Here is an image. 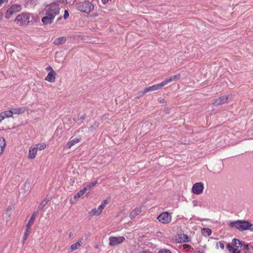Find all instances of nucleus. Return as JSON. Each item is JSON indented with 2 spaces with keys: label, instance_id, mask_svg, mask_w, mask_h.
<instances>
[{
  "label": "nucleus",
  "instance_id": "1",
  "mask_svg": "<svg viewBox=\"0 0 253 253\" xmlns=\"http://www.w3.org/2000/svg\"><path fill=\"white\" fill-rule=\"evenodd\" d=\"M62 3L60 0L51 3L46 7L45 13L46 14H51L54 18L56 15L59 14L60 9L62 7Z\"/></svg>",
  "mask_w": 253,
  "mask_h": 253
},
{
  "label": "nucleus",
  "instance_id": "2",
  "mask_svg": "<svg viewBox=\"0 0 253 253\" xmlns=\"http://www.w3.org/2000/svg\"><path fill=\"white\" fill-rule=\"evenodd\" d=\"M230 226L235 227L240 231L253 230V224H251L246 221L238 220L232 222L230 223Z\"/></svg>",
  "mask_w": 253,
  "mask_h": 253
},
{
  "label": "nucleus",
  "instance_id": "3",
  "mask_svg": "<svg viewBox=\"0 0 253 253\" xmlns=\"http://www.w3.org/2000/svg\"><path fill=\"white\" fill-rule=\"evenodd\" d=\"M107 204V200L103 201L97 209L93 208L89 212V215L91 216L99 215L102 213Z\"/></svg>",
  "mask_w": 253,
  "mask_h": 253
},
{
  "label": "nucleus",
  "instance_id": "4",
  "mask_svg": "<svg viewBox=\"0 0 253 253\" xmlns=\"http://www.w3.org/2000/svg\"><path fill=\"white\" fill-rule=\"evenodd\" d=\"M21 10V5L19 4L12 5L6 11L5 17L9 19L13 14H16Z\"/></svg>",
  "mask_w": 253,
  "mask_h": 253
},
{
  "label": "nucleus",
  "instance_id": "5",
  "mask_svg": "<svg viewBox=\"0 0 253 253\" xmlns=\"http://www.w3.org/2000/svg\"><path fill=\"white\" fill-rule=\"evenodd\" d=\"M125 240L124 236H111L109 238V245L112 247L117 246L123 243Z\"/></svg>",
  "mask_w": 253,
  "mask_h": 253
},
{
  "label": "nucleus",
  "instance_id": "6",
  "mask_svg": "<svg viewBox=\"0 0 253 253\" xmlns=\"http://www.w3.org/2000/svg\"><path fill=\"white\" fill-rule=\"evenodd\" d=\"M158 220L163 224H168L170 222L171 216L167 211L163 212L157 217Z\"/></svg>",
  "mask_w": 253,
  "mask_h": 253
},
{
  "label": "nucleus",
  "instance_id": "7",
  "mask_svg": "<svg viewBox=\"0 0 253 253\" xmlns=\"http://www.w3.org/2000/svg\"><path fill=\"white\" fill-rule=\"evenodd\" d=\"M79 9L81 11L88 13L93 10V5L89 1H84L80 5Z\"/></svg>",
  "mask_w": 253,
  "mask_h": 253
},
{
  "label": "nucleus",
  "instance_id": "8",
  "mask_svg": "<svg viewBox=\"0 0 253 253\" xmlns=\"http://www.w3.org/2000/svg\"><path fill=\"white\" fill-rule=\"evenodd\" d=\"M84 244V240L83 238H80L77 242L73 244L70 248L68 249V253H72L73 251L80 249L83 245Z\"/></svg>",
  "mask_w": 253,
  "mask_h": 253
},
{
  "label": "nucleus",
  "instance_id": "9",
  "mask_svg": "<svg viewBox=\"0 0 253 253\" xmlns=\"http://www.w3.org/2000/svg\"><path fill=\"white\" fill-rule=\"evenodd\" d=\"M204 187L202 182H197L192 187V191L196 195H200L203 192Z\"/></svg>",
  "mask_w": 253,
  "mask_h": 253
},
{
  "label": "nucleus",
  "instance_id": "10",
  "mask_svg": "<svg viewBox=\"0 0 253 253\" xmlns=\"http://www.w3.org/2000/svg\"><path fill=\"white\" fill-rule=\"evenodd\" d=\"M231 95L220 97L218 98L213 100L212 103L215 106L221 105L227 102L229 99H231Z\"/></svg>",
  "mask_w": 253,
  "mask_h": 253
},
{
  "label": "nucleus",
  "instance_id": "11",
  "mask_svg": "<svg viewBox=\"0 0 253 253\" xmlns=\"http://www.w3.org/2000/svg\"><path fill=\"white\" fill-rule=\"evenodd\" d=\"M16 21L20 22L21 24H26L28 23L30 21L29 14H22L18 15L16 18Z\"/></svg>",
  "mask_w": 253,
  "mask_h": 253
},
{
  "label": "nucleus",
  "instance_id": "12",
  "mask_svg": "<svg viewBox=\"0 0 253 253\" xmlns=\"http://www.w3.org/2000/svg\"><path fill=\"white\" fill-rule=\"evenodd\" d=\"M163 86H164L162 84V83L161 82L160 84H155L151 86H149L148 87L145 88L143 91V95L149 92V91H155V90L160 89Z\"/></svg>",
  "mask_w": 253,
  "mask_h": 253
},
{
  "label": "nucleus",
  "instance_id": "13",
  "mask_svg": "<svg viewBox=\"0 0 253 253\" xmlns=\"http://www.w3.org/2000/svg\"><path fill=\"white\" fill-rule=\"evenodd\" d=\"M54 19L53 15L51 14L45 13V16L42 19V21L44 25L50 24L52 23Z\"/></svg>",
  "mask_w": 253,
  "mask_h": 253
},
{
  "label": "nucleus",
  "instance_id": "14",
  "mask_svg": "<svg viewBox=\"0 0 253 253\" xmlns=\"http://www.w3.org/2000/svg\"><path fill=\"white\" fill-rule=\"evenodd\" d=\"M181 77L180 74H177L176 75H174L170 77H169L165 80H164L162 83L164 86L165 85H167V84L173 82V81H176L178 80Z\"/></svg>",
  "mask_w": 253,
  "mask_h": 253
},
{
  "label": "nucleus",
  "instance_id": "15",
  "mask_svg": "<svg viewBox=\"0 0 253 253\" xmlns=\"http://www.w3.org/2000/svg\"><path fill=\"white\" fill-rule=\"evenodd\" d=\"M176 241L178 242H188L190 241V238L186 234H178Z\"/></svg>",
  "mask_w": 253,
  "mask_h": 253
},
{
  "label": "nucleus",
  "instance_id": "16",
  "mask_svg": "<svg viewBox=\"0 0 253 253\" xmlns=\"http://www.w3.org/2000/svg\"><path fill=\"white\" fill-rule=\"evenodd\" d=\"M36 218V214L35 213H34L31 216L30 219L28 221L27 224L26 226V229L27 230L31 231V227L34 223Z\"/></svg>",
  "mask_w": 253,
  "mask_h": 253
},
{
  "label": "nucleus",
  "instance_id": "17",
  "mask_svg": "<svg viewBox=\"0 0 253 253\" xmlns=\"http://www.w3.org/2000/svg\"><path fill=\"white\" fill-rule=\"evenodd\" d=\"M56 75L55 72H49L45 77V80L49 83H53L55 81Z\"/></svg>",
  "mask_w": 253,
  "mask_h": 253
},
{
  "label": "nucleus",
  "instance_id": "18",
  "mask_svg": "<svg viewBox=\"0 0 253 253\" xmlns=\"http://www.w3.org/2000/svg\"><path fill=\"white\" fill-rule=\"evenodd\" d=\"M37 148H36L35 146L33 147H31L29 152V158L31 159H34L37 155Z\"/></svg>",
  "mask_w": 253,
  "mask_h": 253
},
{
  "label": "nucleus",
  "instance_id": "19",
  "mask_svg": "<svg viewBox=\"0 0 253 253\" xmlns=\"http://www.w3.org/2000/svg\"><path fill=\"white\" fill-rule=\"evenodd\" d=\"M13 115V114H21L26 111V108L20 107L17 108H12Z\"/></svg>",
  "mask_w": 253,
  "mask_h": 253
},
{
  "label": "nucleus",
  "instance_id": "20",
  "mask_svg": "<svg viewBox=\"0 0 253 253\" xmlns=\"http://www.w3.org/2000/svg\"><path fill=\"white\" fill-rule=\"evenodd\" d=\"M66 37H61L56 39L54 40L53 43L55 45H59V44L64 43L66 42Z\"/></svg>",
  "mask_w": 253,
  "mask_h": 253
},
{
  "label": "nucleus",
  "instance_id": "21",
  "mask_svg": "<svg viewBox=\"0 0 253 253\" xmlns=\"http://www.w3.org/2000/svg\"><path fill=\"white\" fill-rule=\"evenodd\" d=\"M227 249L230 253H241V251L238 250L237 248H234L232 245L228 244Z\"/></svg>",
  "mask_w": 253,
  "mask_h": 253
},
{
  "label": "nucleus",
  "instance_id": "22",
  "mask_svg": "<svg viewBox=\"0 0 253 253\" xmlns=\"http://www.w3.org/2000/svg\"><path fill=\"white\" fill-rule=\"evenodd\" d=\"M141 212L140 208H137L134 209L130 213V217L133 218L138 215Z\"/></svg>",
  "mask_w": 253,
  "mask_h": 253
},
{
  "label": "nucleus",
  "instance_id": "23",
  "mask_svg": "<svg viewBox=\"0 0 253 253\" xmlns=\"http://www.w3.org/2000/svg\"><path fill=\"white\" fill-rule=\"evenodd\" d=\"M50 199L49 198L43 199L38 207L39 210L42 211L45 206L48 204Z\"/></svg>",
  "mask_w": 253,
  "mask_h": 253
},
{
  "label": "nucleus",
  "instance_id": "24",
  "mask_svg": "<svg viewBox=\"0 0 253 253\" xmlns=\"http://www.w3.org/2000/svg\"><path fill=\"white\" fill-rule=\"evenodd\" d=\"M80 140L79 138H75L72 140H71L69 141L66 147L68 149L71 148L73 145H75L76 144L79 143L80 142Z\"/></svg>",
  "mask_w": 253,
  "mask_h": 253
},
{
  "label": "nucleus",
  "instance_id": "25",
  "mask_svg": "<svg viewBox=\"0 0 253 253\" xmlns=\"http://www.w3.org/2000/svg\"><path fill=\"white\" fill-rule=\"evenodd\" d=\"M232 245L236 248H238L239 247H242L243 245V243L240 240L237 239H234L232 240Z\"/></svg>",
  "mask_w": 253,
  "mask_h": 253
},
{
  "label": "nucleus",
  "instance_id": "26",
  "mask_svg": "<svg viewBox=\"0 0 253 253\" xmlns=\"http://www.w3.org/2000/svg\"><path fill=\"white\" fill-rule=\"evenodd\" d=\"M5 146V139L2 137H0V155H1L3 153Z\"/></svg>",
  "mask_w": 253,
  "mask_h": 253
},
{
  "label": "nucleus",
  "instance_id": "27",
  "mask_svg": "<svg viewBox=\"0 0 253 253\" xmlns=\"http://www.w3.org/2000/svg\"><path fill=\"white\" fill-rule=\"evenodd\" d=\"M1 114L2 115L3 117H4V119H5V118L11 117L13 115L12 109L10 110L5 111L2 112L1 113Z\"/></svg>",
  "mask_w": 253,
  "mask_h": 253
},
{
  "label": "nucleus",
  "instance_id": "28",
  "mask_svg": "<svg viewBox=\"0 0 253 253\" xmlns=\"http://www.w3.org/2000/svg\"><path fill=\"white\" fill-rule=\"evenodd\" d=\"M96 183H97L96 181L91 182V183H89L88 184H87L86 186H85L82 189L85 193L87 190H90L93 187H94L96 185Z\"/></svg>",
  "mask_w": 253,
  "mask_h": 253
},
{
  "label": "nucleus",
  "instance_id": "29",
  "mask_svg": "<svg viewBox=\"0 0 253 253\" xmlns=\"http://www.w3.org/2000/svg\"><path fill=\"white\" fill-rule=\"evenodd\" d=\"M202 233L205 236H209L211 234V231L209 228H203L202 229Z\"/></svg>",
  "mask_w": 253,
  "mask_h": 253
},
{
  "label": "nucleus",
  "instance_id": "30",
  "mask_svg": "<svg viewBox=\"0 0 253 253\" xmlns=\"http://www.w3.org/2000/svg\"><path fill=\"white\" fill-rule=\"evenodd\" d=\"M36 148H37V150L39 149L42 150L45 148L46 144L44 143L37 144L35 146Z\"/></svg>",
  "mask_w": 253,
  "mask_h": 253
},
{
  "label": "nucleus",
  "instance_id": "31",
  "mask_svg": "<svg viewBox=\"0 0 253 253\" xmlns=\"http://www.w3.org/2000/svg\"><path fill=\"white\" fill-rule=\"evenodd\" d=\"M84 193H85V192L83 191V189H82L80 191H79L77 193L76 195H75L74 196V198L75 199L79 198L81 197L82 196H83Z\"/></svg>",
  "mask_w": 253,
  "mask_h": 253
},
{
  "label": "nucleus",
  "instance_id": "32",
  "mask_svg": "<svg viewBox=\"0 0 253 253\" xmlns=\"http://www.w3.org/2000/svg\"><path fill=\"white\" fill-rule=\"evenodd\" d=\"M30 232V231L27 230L26 229L25 232L24 233V235L23 237V243L27 240V238L29 236Z\"/></svg>",
  "mask_w": 253,
  "mask_h": 253
},
{
  "label": "nucleus",
  "instance_id": "33",
  "mask_svg": "<svg viewBox=\"0 0 253 253\" xmlns=\"http://www.w3.org/2000/svg\"><path fill=\"white\" fill-rule=\"evenodd\" d=\"M14 209V206L11 205L7 207L5 211V213L8 214L9 211H12Z\"/></svg>",
  "mask_w": 253,
  "mask_h": 253
},
{
  "label": "nucleus",
  "instance_id": "34",
  "mask_svg": "<svg viewBox=\"0 0 253 253\" xmlns=\"http://www.w3.org/2000/svg\"><path fill=\"white\" fill-rule=\"evenodd\" d=\"M216 246L217 247H220L221 249H223L224 248V246L223 243L221 242H218L216 244Z\"/></svg>",
  "mask_w": 253,
  "mask_h": 253
},
{
  "label": "nucleus",
  "instance_id": "35",
  "mask_svg": "<svg viewBox=\"0 0 253 253\" xmlns=\"http://www.w3.org/2000/svg\"><path fill=\"white\" fill-rule=\"evenodd\" d=\"M69 13H68V10H65L64 11V16H63L64 18L65 19H67L69 17Z\"/></svg>",
  "mask_w": 253,
  "mask_h": 253
},
{
  "label": "nucleus",
  "instance_id": "36",
  "mask_svg": "<svg viewBox=\"0 0 253 253\" xmlns=\"http://www.w3.org/2000/svg\"><path fill=\"white\" fill-rule=\"evenodd\" d=\"M158 253H171V252L168 250H162L159 251Z\"/></svg>",
  "mask_w": 253,
  "mask_h": 253
},
{
  "label": "nucleus",
  "instance_id": "37",
  "mask_svg": "<svg viewBox=\"0 0 253 253\" xmlns=\"http://www.w3.org/2000/svg\"><path fill=\"white\" fill-rule=\"evenodd\" d=\"M192 204L194 207H198L199 206V202L197 200H193L192 201Z\"/></svg>",
  "mask_w": 253,
  "mask_h": 253
},
{
  "label": "nucleus",
  "instance_id": "38",
  "mask_svg": "<svg viewBox=\"0 0 253 253\" xmlns=\"http://www.w3.org/2000/svg\"><path fill=\"white\" fill-rule=\"evenodd\" d=\"M242 247H243V249L245 250H248L249 249V246L248 244L243 243Z\"/></svg>",
  "mask_w": 253,
  "mask_h": 253
},
{
  "label": "nucleus",
  "instance_id": "39",
  "mask_svg": "<svg viewBox=\"0 0 253 253\" xmlns=\"http://www.w3.org/2000/svg\"><path fill=\"white\" fill-rule=\"evenodd\" d=\"M45 70L46 71H49V72H55L51 66L47 67V68H46Z\"/></svg>",
  "mask_w": 253,
  "mask_h": 253
},
{
  "label": "nucleus",
  "instance_id": "40",
  "mask_svg": "<svg viewBox=\"0 0 253 253\" xmlns=\"http://www.w3.org/2000/svg\"><path fill=\"white\" fill-rule=\"evenodd\" d=\"M182 247L184 249H189L190 247V246L188 244H183Z\"/></svg>",
  "mask_w": 253,
  "mask_h": 253
},
{
  "label": "nucleus",
  "instance_id": "41",
  "mask_svg": "<svg viewBox=\"0 0 253 253\" xmlns=\"http://www.w3.org/2000/svg\"><path fill=\"white\" fill-rule=\"evenodd\" d=\"M6 215H7V221H8V220L11 217V214L9 212H8V214H6Z\"/></svg>",
  "mask_w": 253,
  "mask_h": 253
},
{
  "label": "nucleus",
  "instance_id": "42",
  "mask_svg": "<svg viewBox=\"0 0 253 253\" xmlns=\"http://www.w3.org/2000/svg\"><path fill=\"white\" fill-rule=\"evenodd\" d=\"M4 119V117H3L2 115L0 114V122L2 121Z\"/></svg>",
  "mask_w": 253,
  "mask_h": 253
},
{
  "label": "nucleus",
  "instance_id": "43",
  "mask_svg": "<svg viewBox=\"0 0 253 253\" xmlns=\"http://www.w3.org/2000/svg\"><path fill=\"white\" fill-rule=\"evenodd\" d=\"M109 0H101L102 2L104 3V4H106L107 3L108 1H109Z\"/></svg>",
  "mask_w": 253,
  "mask_h": 253
},
{
  "label": "nucleus",
  "instance_id": "44",
  "mask_svg": "<svg viewBox=\"0 0 253 253\" xmlns=\"http://www.w3.org/2000/svg\"><path fill=\"white\" fill-rule=\"evenodd\" d=\"M140 253H152L149 252V251H142V252H140Z\"/></svg>",
  "mask_w": 253,
  "mask_h": 253
},
{
  "label": "nucleus",
  "instance_id": "45",
  "mask_svg": "<svg viewBox=\"0 0 253 253\" xmlns=\"http://www.w3.org/2000/svg\"><path fill=\"white\" fill-rule=\"evenodd\" d=\"M4 2V0H0V6Z\"/></svg>",
  "mask_w": 253,
  "mask_h": 253
},
{
  "label": "nucleus",
  "instance_id": "46",
  "mask_svg": "<svg viewBox=\"0 0 253 253\" xmlns=\"http://www.w3.org/2000/svg\"><path fill=\"white\" fill-rule=\"evenodd\" d=\"M3 15L0 12V20L2 19Z\"/></svg>",
  "mask_w": 253,
  "mask_h": 253
},
{
  "label": "nucleus",
  "instance_id": "47",
  "mask_svg": "<svg viewBox=\"0 0 253 253\" xmlns=\"http://www.w3.org/2000/svg\"><path fill=\"white\" fill-rule=\"evenodd\" d=\"M86 235H87V236L89 237V236L91 235V233H90V232H88V233L86 234Z\"/></svg>",
  "mask_w": 253,
  "mask_h": 253
},
{
  "label": "nucleus",
  "instance_id": "48",
  "mask_svg": "<svg viewBox=\"0 0 253 253\" xmlns=\"http://www.w3.org/2000/svg\"><path fill=\"white\" fill-rule=\"evenodd\" d=\"M123 214V212H120V213L118 214V216H119V215H121V214Z\"/></svg>",
  "mask_w": 253,
  "mask_h": 253
},
{
  "label": "nucleus",
  "instance_id": "49",
  "mask_svg": "<svg viewBox=\"0 0 253 253\" xmlns=\"http://www.w3.org/2000/svg\"><path fill=\"white\" fill-rule=\"evenodd\" d=\"M61 19V17H59L58 19V20H59Z\"/></svg>",
  "mask_w": 253,
  "mask_h": 253
},
{
  "label": "nucleus",
  "instance_id": "50",
  "mask_svg": "<svg viewBox=\"0 0 253 253\" xmlns=\"http://www.w3.org/2000/svg\"><path fill=\"white\" fill-rule=\"evenodd\" d=\"M252 250H253V246H252Z\"/></svg>",
  "mask_w": 253,
  "mask_h": 253
},
{
  "label": "nucleus",
  "instance_id": "51",
  "mask_svg": "<svg viewBox=\"0 0 253 253\" xmlns=\"http://www.w3.org/2000/svg\"><path fill=\"white\" fill-rule=\"evenodd\" d=\"M245 253H248L247 252H245Z\"/></svg>",
  "mask_w": 253,
  "mask_h": 253
}]
</instances>
